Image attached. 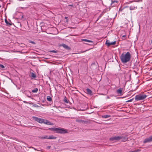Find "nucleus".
<instances>
[{"label": "nucleus", "mask_w": 152, "mask_h": 152, "mask_svg": "<svg viewBox=\"0 0 152 152\" xmlns=\"http://www.w3.org/2000/svg\"><path fill=\"white\" fill-rule=\"evenodd\" d=\"M121 62L126 63L130 61L131 58V55L129 52L123 53L120 56Z\"/></svg>", "instance_id": "nucleus-1"}, {"label": "nucleus", "mask_w": 152, "mask_h": 152, "mask_svg": "<svg viewBox=\"0 0 152 152\" xmlns=\"http://www.w3.org/2000/svg\"><path fill=\"white\" fill-rule=\"evenodd\" d=\"M49 129L50 130L56 131V132L57 133L64 134L67 132V130L63 128L59 129L54 127L49 128Z\"/></svg>", "instance_id": "nucleus-2"}, {"label": "nucleus", "mask_w": 152, "mask_h": 152, "mask_svg": "<svg viewBox=\"0 0 152 152\" xmlns=\"http://www.w3.org/2000/svg\"><path fill=\"white\" fill-rule=\"evenodd\" d=\"M147 96L143 93L140 94L135 96V100L136 101L142 100L145 99Z\"/></svg>", "instance_id": "nucleus-3"}, {"label": "nucleus", "mask_w": 152, "mask_h": 152, "mask_svg": "<svg viewBox=\"0 0 152 152\" xmlns=\"http://www.w3.org/2000/svg\"><path fill=\"white\" fill-rule=\"evenodd\" d=\"M81 41L85 42H86L84 43V44L90 45H92L93 44V41L86 39H81Z\"/></svg>", "instance_id": "nucleus-4"}, {"label": "nucleus", "mask_w": 152, "mask_h": 152, "mask_svg": "<svg viewBox=\"0 0 152 152\" xmlns=\"http://www.w3.org/2000/svg\"><path fill=\"white\" fill-rule=\"evenodd\" d=\"M33 119L35 121L37 122L42 124L43 123L44 119L42 118H39L37 117L33 116L32 117Z\"/></svg>", "instance_id": "nucleus-5"}, {"label": "nucleus", "mask_w": 152, "mask_h": 152, "mask_svg": "<svg viewBox=\"0 0 152 152\" xmlns=\"http://www.w3.org/2000/svg\"><path fill=\"white\" fill-rule=\"evenodd\" d=\"M151 141H152V136L145 139L143 141V142L144 143H145Z\"/></svg>", "instance_id": "nucleus-6"}, {"label": "nucleus", "mask_w": 152, "mask_h": 152, "mask_svg": "<svg viewBox=\"0 0 152 152\" xmlns=\"http://www.w3.org/2000/svg\"><path fill=\"white\" fill-rule=\"evenodd\" d=\"M121 140V137L120 136H115L113 137L110 138V140L111 141L114 140Z\"/></svg>", "instance_id": "nucleus-7"}, {"label": "nucleus", "mask_w": 152, "mask_h": 152, "mask_svg": "<svg viewBox=\"0 0 152 152\" xmlns=\"http://www.w3.org/2000/svg\"><path fill=\"white\" fill-rule=\"evenodd\" d=\"M116 43V41H115L113 42H110L109 40H107L106 42V44L108 46H110V45H114Z\"/></svg>", "instance_id": "nucleus-8"}, {"label": "nucleus", "mask_w": 152, "mask_h": 152, "mask_svg": "<svg viewBox=\"0 0 152 152\" xmlns=\"http://www.w3.org/2000/svg\"><path fill=\"white\" fill-rule=\"evenodd\" d=\"M43 123L48 125H53V123L50 122L49 121L46 119L43 120Z\"/></svg>", "instance_id": "nucleus-9"}, {"label": "nucleus", "mask_w": 152, "mask_h": 152, "mask_svg": "<svg viewBox=\"0 0 152 152\" xmlns=\"http://www.w3.org/2000/svg\"><path fill=\"white\" fill-rule=\"evenodd\" d=\"M123 89L121 88H120L118 90H117V93L119 94L120 95H122L123 94L122 93Z\"/></svg>", "instance_id": "nucleus-10"}, {"label": "nucleus", "mask_w": 152, "mask_h": 152, "mask_svg": "<svg viewBox=\"0 0 152 152\" xmlns=\"http://www.w3.org/2000/svg\"><path fill=\"white\" fill-rule=\"evenodd\" d=\"M121 139H122V141L123 142H125L127 140L128 138L126 136H120Z\"/></svg>", "instance_id": "nucleus-11"}, {"label": "nucleus", "mask_w": 152, "mask_h": 152, "mask_svg": "<svg viewBox=\"0 0 152 152\" xmlns=\"http://www.w3.org/2000/svg\"><path fill=\"white\" fill-rule=\"evenodd\" d=\"M76 121L77 122H79V123H85L86 124H87L88 123V121H84L83 120H82V119H77L76 120Z\"/></svg>", "instance_id": "nucleus-12"}, {"label": "nucleus", "mask_w": 152, "mask_h": 152, "mask_svg": "<svg viewBox=\"0 0 152 152\" xmlns=\"http://www.w3.org/2000/svg\"><path fill=\"white\" fill-rule=\"evenodd\" d=\"M60 46H62L64 48L67 50H69L70 49V48L68 46L64 43L61 44L60 45Z\"/></svg>", "instance_id": "nucleus-13"}, {"label": "nucleus", "mask_w": 152, "mask_h": 152, "mask_svg": "<svg viewBox=\"0 0 152 152\" xmlns=\"http://www.w3.org/2000/svg\"><path fill=\"white\" fill-rule=\"evenodd\" d=\"M86 93L90 95H93V93L92 91L89 88H87L86 89Z\"/></svg>", "instance_id": "nucleus-14"}, {"label": "nucleus", "mask_w": 152, "mask_h": 152, "mask_svg": "<svg viewBox=\"0 0 152 152\" xmlns=\"http://www.w3.org/2000/svg\"><path fill=\"white\" fill-rule=\"evenodd\" d=\"M24 93L27 95L28 97H30V96L31 95V93L29 91H26L24 92Z\"/></svg>", "instance_id": "nucleus-15"}, {"label": "nucleus", "mask_w": 152, "mask_h": 152, "mask_svg": "<svg viewBox=\"0 0 152 152\" xmlns=\"http://www.w3.org/2000/svg\"><path fill=\"white\" fill-rule=\"evenodd\" d=\"M118 2V1L116 0H114L113 1L112 0H111V6L113 7L115 6L116 4L115 3H117Z\"/></svg>", "instance_id": "nucleus-16"}, {"label": "nucleus", "mask_w": 152, "mask_h": 152, "mask_svg": "<svg viewBox=\"0 0 152 152\" xmlns=\"http://www.w3.org/2000/svg\"><path fill=\"white\" fill-rule=\"evenodd\" d=\"M137 8V7H135L134 6H131L129 7V9L130 10H133Z\"/></svg>", "instance_id": "nucleus-17"}, {"label": "nucleus", "mask_w": 152, "mask_h": 152, "mask_svg": "<svg viewBox=\"0 0 152 152\" xmlns=\"http://www.w3.org/2000/svg\"><path fill=\"white\" fill-rule=\"evenodd\" d=\"M110 117V115H104L102 116V117L103 118H109Z\"/></svg>", "instance_id": "nucleus-18"}, {"label": "nucleus", "mask_w": 152, "mask_h": 152, "mask_svg": "<svg viewBox=\"0 0 152 152\" xmlns=\"http://www.w3.org/2000/svg\"><path fill=\"white\" fill-rule=\"evenodd\" d=\"M5 23H6V25L10 26L11 25V24H10V23H9L7 20L6 19H5Z\"/></svg>", "instance_id": "nucleus-19"}, {"label": "nucleus", "mask_w": 152, "mask_h": 152, "mask_svg": "<svg viewBox=\"0 0 152 152\" xmlns=\"http://www.w3.org/2000/svg\"><path fill=\"white\" fill-rule=\"evenodd\" d=\"M56 138V137H54L53 135H51L48 137V139H55Z\"/></svg>", "instance_id": "nucleus-20"}, {"label": "nucleus", "mask_w": 152, "mask_h": 152, "mask_svg": "<svg viewBox=\"0 0 152 152\" xmlns=\"http://www.w3.org/2000/svg\"><path fill=\"white\" fill-rule=\"evenodd\" d=\"M47 99L48 101H52V99H51L50 96H48L47 97Z\"/></svg>", "instance_id": "nucleus-21"}, {"label": "nucleus", "mask_w": 152, "mask_h": 152, "mask_svg": "<svg viewBox=\"0 0 152 152\" xmlns=\"http://www.w3.org/2000/svg\"><path fill=\"white\" fill-rule=\"evenodd\" d=\"M31 77L33 78H36V75L33 72L31 73Z\"/></svg>", "instance_id": "nucleus-22"}, {"label": "nucleus", "mask_w": 152, "mask_h": 152, "mask_svg": "<svg viewBox=\"0 0 152 152\" xmlns=\"http://www.w3.org/2000/svg\"><path fill=\"white\" fill-rule=\"evenodd\" d=\"M64 102L66 103H68L69 102V101L68 100L66 96H65L64 99Z\"/></svg>", "instance_id": "nucleus-23"}, {"label": "nucleus", "mask_w": 152, "mask_h": 152, "mask_svg": "<svg viewBox=\"0 0 152 152\" xmlns=\"http://www.w3.org/2000/svg\"><path fill=\"white\" fill-rule=\"evenodd\" d=\"M38 88H35L34 90H32V92L33 93H36L38 91Z\"/></svg>", "instance_id": "nucleus-24"}, {"label": "nucleus", "mask_w": 152, "mask_h": 152, "mask_svg": "<svg viewBox=\"0 0 152 152\" xmlns=\"http://www.w3.org/2000/svg\"><path fill=\"white\" fill-rule=\"evenodd\" d=\"M42 139H48V137L47 135H45L44 137H41Z\"/></svg>", "instance_id": "nucleus-25"}, {"label": "nucleus", "mask_w": 152, "mask_h": 152, "mask_svg": "<svg viewBox=\"0 0 152 152\" xmlns=\"http://www.w3.org/2000/svg\"><path fill=\"white\" fill-rule=\"evenodd\" d=\"M50 52L56 53H57V52L56 51V50H53L50 51Z\"/></svg>", "instance_id": "nucleus-26"}, {"label": "nucleus", "mask_w": 152, "mask_h": 152, "mask_svg": "<svg viewBox=\"0 0 152 152\" xmlns=\"http://www.w3.org/2000/svg\"><path fill=\"white\" fill-rule=\"evenodd\" d=\"M29 42L30 43H32V44H35V42H34V41H30Z\"/></svg>", "instance_id": "nucleus-27"}, {"label": "nucleus", "mask_w": 152, "mask_h": 152, "mask_svg": "<svg viewBox=\"0 0 152 152\" xmlns=\"http://www.w3.org/2000/svg\"><path fill=\"white\" fill-rule=\"evenodd\" d=\"M0 67L2 68H4V66L3 65L1 64H0Z\"/></svg>", "instance_id": "nucleus-28"}, {"label": "nucleus", "mask_w": 152, "mask_h": 152, "mask_svg": "<svg viewBox=\"0 0 152 152\" xmlns=\"http://www.w3.org/2000/svg\"><path fill=\"white\" fill-rule=\"evenodd\" d=\"M133 99H130L129 100H128L126 102H131L132 101V100H133Z\"/></svg>", "instance_id": "nucleus-29"}, {"label": "nucleus", "mask_w": 152, "mask_h": 152, "mask_svg": "<svg viewBox=\"0 0 152 152\" xmlns=\"http://www.w3.org/2000/svg\"><path fill=\"white\" fill-rule=\"evenodd\" d=\"M34 107H39V106L36 104H34Z\"/></svg>", "instance_id": "nucleus-30"}, {"label": "nucleus", "mask_w": 152, "mask_h": 152, "mask_svg": "<svg viewBox=\"0 0 152 152\" xmlns=\"http://www.w3.org/2000/svg\"><path fill=\"white\" fill-rule=\"evenodd\" d=\"M29 148H32L34 149L35 150H37L36 148H34V147H31Z\"/></svg>", "instance_id": "nucleus-31"}, {"label": "nucleus", "mask_w": 152, "mask_h": 152, "mask_svg": "<svg viewBox=\"0 0 152 152\" xmlns=\"http://www.w3.org/2000/svg\"><path fill=\"white\" fill-rule=\"evenodd\" d=\"M67 18H68V17H65V18L66 19V22H68V20H67Z\"/></svg>", "instance_id": "nucleus-32"}, {"label": "nucleus", "mask_w": 152, "mask_h": 152, "mask_svg": "<svg viewBox=\"0 0 152 152\" xmlns=\"http://www.w3.org/2000/svg\"><path fill=\"white\" fill-rule=\"evenodd\" d=\"M68 6L69 7V6L73 7V4H70V5H68Z\"/></svg>", "instance_id": "nucleus-33"}, {"label": "nucleus", "mask_w": 152, "mask_h": 152, "mask_svg": "<svg viewBox=\"0 0 152 152\" xmlns=\"http://www.w3.org/2000/svg\"><path fill=\"white\" fill-rule=\"evenodd\" d=\"M50 146H48L47 147V148L48 149H50Z\"/></svg>", "instance_id": "nucleus-34"}, {"label": "nucleus", "mask_w": 152, "mask_h": 152, "mask_svg": "<svg viewBox=\"0 0 152 152\" xmlns=\"http://www.w3.org/2000/svg\"><path fill=\"white\" fill-rule=\"evenodd\" d=\"M132 2V1H130V2H127V3H128V4H129V3H131Z\"/></svg>", "instance_id": "nucleus-35"}, {"label": "nucleus", "mask_w": 152, "mask_h": 152, "mask_svg": "<svg viewBox=\"0 0 152 152\" xmlns=\"http://www.w3.org/2000/svg\"><path fill=\"white\" fill-rule=\"evenodd\" d=\"M87 50H85V51H83V52H80L82 53H84V52H86V51H87Z\"/></svg>", "instance_id": "nucleus-36"}, {"label": "nucleus", "mask_w": 152, "mask_h": 152, "mask_svg": "<svg viewBox=\"0 0 152 152\" xmlns=\"http://www.w3.org/2000/svg\"><path fill=\"white\" fill-rule=\"evenodd\" d=\"M109 98H109V97H107V99H109Z\"/></svg>", "instance_id": "nucleus-37"}, {"label": "nucleus", "mask_w": 152, "mask_h": 152, "mask_svg": "<svg viewBox=\"0 0 152 152\" xmlns=\"http://www.w3.org/2000/svg\"><path fill=\"white\" fill-rule=\"evenodd\" d=\"M125 35H124V36H123V37H125Z\"/></svg>", "instance_id": "nucleus-38"}, {"label": "nucleus", "mask_w": 152, "mask_h": 152, "mask_svg": "<svg viewBox=\"0 0 152 152\" xmlns=\"http://www.w3.org/2000/svg\"><path fill=\"white\" fill-rule=\"evenodd\" d=\"M23 102L25 103V101H24Z\"/></svg>", "instance_id": "nucleus-39"}]
</instances>
